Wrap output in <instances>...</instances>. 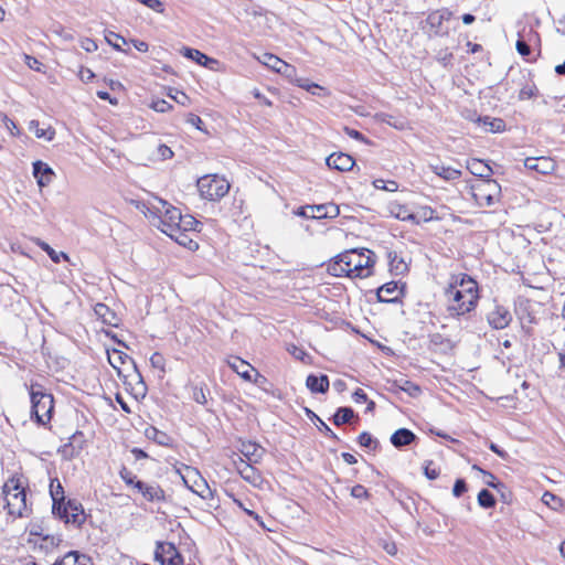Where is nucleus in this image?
<instances>
[{"label":"nucleus","mask_w":565,"mask_h":565,"mask_svg":"<svg viewBox=\"0 0 565 565\" xmlns=\"http://www.w3.org/2000/svg\"><path fill=\"white\" fill-rule=\"evenodd\" d=\"M374 256V253L370 249L345 250L328 265V273L337 277L366 278L372 275V267L375 263Z\"/></svg>","instance_id":"obj_1"},{"label":"nucleus","mask_w":565,"mask_h":565,"mask_svg":"<svg viewBox=\"0 0 565 565\" xmlns=\"http://www.w3.org/2000/svg\"><path fill=\"white\" fill-rule=\"evenodd\" d=\"M142 212L147 216H153L158 220V227L167 235H174L181 221V212L167 201L156 198L153 202L142 203Z\"/></svg>","instance_id":"obj_2"},{"label":"nucleus","mask_w":565,"mask_h":565,"mask_svg":"<svg viewBox=\"0 0 565 565\" xmlns=\"http://www.w3.org/2000/svg\"><path fill=\"white\" fill-rule=\"evenodd\" d=\"M2 494L6 500L8 513L15 518L29 515L30 509L26 503V492L20 478L11 477L2 487Z\"/></svg>","instance_id":"obj_3"},{"label":"nucleus","mask_w":565,"mask_h":565,"mask_svg":"<svg viewBox=\"0 0 565 565\" xmlns=\"http://www.w3.org/2000/svg\"><path fill=\"white\" fill-rule=\"evenodd\" d=\"M31 397V418L40 425L46 426L54 412L53 395L41 390L40 385H32Z\"/></svg>","instance_id":"obj_4"},{"label":"nucleus","mask_w":565,"mask_h":565,"mask_svg":"<svg viewBox=\"0 0 565 565\" xmlns=\"http://www.w3.org/2000/svg\"><path fill=\"white\" fill-rule=\"evenodd\" d=\"M198 189L202 198L210 201H217L228 193L230 183L223 177L210 174L198 180Z\"/></svg>","instance_id":"obj_5"},{"label":"nucleus","mask_w":565,"mask_h":565,"mask_svg":"<svg viewBox=\"0 0 565 565\" xmlns=\"http://www.w3.org/2000/svg\"><path fill=\"white\" fill-rule=\"evenodd\" d=\"M471 193L479 206H492L499 201L501 186L493 179H483L471 185Z\"/></svg>","instance_id":"obj_6"},{"label":"nucleus","mask_w":565,"mask_h":565,"mask_svg":"<svg viewBox=\"0 0 565 565\" xmlns=\"http://www.w3.org/2000/svg\"><path fill=\"white\" fill-rule=\"evenodd\" d=\"M446 296L448 297V306L447 311L451 317L463 316L470 311H472L478 301H472L469 305L467 301L469 299L466 298L465 294L457 289V285H449L446 290Z\"/></svg>","instance_id":"obj_7"},{"label":"nucleus","mask_w":565,"mask_h":565,"mask_svg":"<svg viewBox=\"0 0 565 565\" xmlns=\"http://www.w3.org/2000/svg\"><path fill=\"white\" fill-rule=\"evenodd\" d=\"M180 475L186 488L199 494L202 499H207L213 495L212 490L201 477L198 469L185 466L184 471L180 472Z\"/></svg>","instance_id":"obj_8"},{"label":"nucleus","mask_w":565,"mask_h":565,"mask_svg":"<svg viewBox=\"0 0 565 565\" xmlns=\"http://www.w3.org/2000/svg\"><path fill=\"white\" fill-rule=\"evenodd\" d=\"M66 524H73L81 527L86 520V515L82 504L75 500H68L60 511L53 513Z\"/></svg>","instance_id":"obj_9"},{"label":"nucleus","mask_w":565,"mask_h":565,"mask_svg":"<svg viewBox=\"0 0 565 565\" xmlns=\"http://www.w3.org/2000/svg\"><path fill=\"white\" fill-rule=\"evenodd\" d=\"M154 557L161 565H182L183 557L174 544L169 542H157Z\"/></svg>","instance_id":"obj_10"},{"label":"nucleus","mask_w":565,"mask_h":565,"mask_svg":"<svg viewBox=\"0 0 565 565\" xmlns=\"http://www.w3.org/2000/svg\"><path fill=\"white\" fill-rule=\"evenodd\" d=\"M450 285H457V289L463 292L466 298L469 299V301H467L469 305H471L472 301H478V285L469 275L461 274L457 276Z\"/></svg>","instance_id":"obj_11"},{"label":"nucleus","mask_w":565,"mask_h":565,"mask_svg":"<svg viewBox=\"0 0 565 565\" xmlns=\"http://www.w3.org/2000/svg\"><path fill=\"white\" fill-rule=\"evenodd\" d=\"M136 489L149 502H164L167 500L164 490L156 482L136 481Z\"/></svg>","instance_id":"obj_12"},{"label":"nucleus","mask_w":565,"mask_h":565,"mask_svg":"<svg viewBox=\"0 0 565 565\" xmlns=\"http://www.w3.org/2000/svg\"><path fill=\"white\" fill-rule=\"evenodd\" d=\"M376 296L381 302H397L403 296V286H398L396 281H390L377 289Z\"/></svg>","instance_id":"obj_13"},{"label":"nucleus","mask_w":565,"mask_h":565,"mask_svg":"<svg viewBox=\"0 0 565 565\" xmlns=\"http://www.w3.org/2000/svg\"><path fill=\"white\" fill-rule=\"evenodd\" d=\"M487 320L493 329L501 330L510 324L512 316L503 306H495L494 309L487 315Z\"/></svg>","instance_id":"obj_14"},{"label":"nucleus","mask_w":565,"mask_h":565,"mask_svg":"<svg viewBox=\"0 0 565 565\" xmlns=\"http://www.w3.org/2000/svg\"><path fill=\"white\" fill-rule=\"evenodd\" d=\"M524 167L540 174H550L555 170L556 163L550 157L526 158Z\"/></svg>","instance_id":"obj_15"},{"label":"nucleus","mask_w":565,"mask_h":565,"mask_svg":"<svg viewBox=\"0 0 565 565\" xmlns=\"http://www.w3.org/2000/svg\"><path fill=\"white\" fill-rule=\"evenodd\" d=\"M327 166L338 171H350L355 164L354 159L343 152L332 153L326 159Z\"/></svg>","instance_id":"obj_16"},{"label":"nucleus","mask_w":565,"mask_h":565,"mask_svg":"<svg viewBox=\"0 0 565 565\" xmlns=\"http://www.w3.org/2000/svg\"><path fill=\"white\" fill-rule=\"evenodd\" d=\"M33 177L36 179L38 185L44 188L49 185L54 174L53 169L41 160L33 162Z\"/></svg>","instance_id":"obj_17"},{"label":"nucleus","mask_w":565,"mask_h":565,"mask_svg":"<svg viewBox=\"0 0 565 565\" xmlns=\"http://www.w3.org/2000/svg\"><path fill=\"white\" fill-rule=\"evenodd\" d=\"M228 365L235 373H237L245 381H252V372H255L258 375L255 367L248 362L241 359L239 356H232L228 360Z\"/></svg>","instance_id":"obj_18"},{"label":"nucleus","mask_w":565,"mask_h":565,"mask_svg":"<svg viewBox=\"0 0 565 565\" xmlns=\"http://www.w3.org/2000/svg\"><path fill=\"white\" fill-rule=\"evenodd\" d=\"M50 494L53 501L52 513H56L67 502L65 501L63 486L57 478L51 479Z\"/></svg>","instance_id":"obj_19"},{"label":"nucleus","mask_w":565,"mask_h":565,"mask_svg":"<svg viewBox=\"0 0 565 565\" xmlns=\"http://www.w3.org/2000/svg\"><path fill=\"white\" fill-rule=\"evenodd\" d=\"M417 439V436L407 428H399L395 430L390 440L395 448H402L413 444Z\"/></svg>","instance_id":"obj_20"},{"label":"nucleus","mask_w":565,"mask_h":565,"mask_svg":"<svg viewBox=\"0 0 565 565\" xmlns=\"http://www.w3.org/2000/svg\"><path fill=\"white\" fill-rule=\"evenodd\" d=\"M183 55L190 60L195 61L199 65L205 66L210 70H214V65L218 63L215 58L209 57L201 51L191 47H184Z\"/></svg>","instance_id":"obj_21"},{"label":"nucleus","mask_w":565,"mask_h":565,"mask_svg":"<svg viewBox=\"0 0 565 565\" xmlns=\"http://www.w3.org/2000/svg\"><path fill=\"white\" fill-rule=\"evenodd\" d=\"M329 379L327 375L321 374L320 376H317L315 374H309L306 380V386L312 392V393H326L329 390Z\"/></svg>","instance_id":"obj_22"},{"label":"nucleus","mask_w":565,"mask_h":565,"mask_svg":"<svg viewBox=\"0 0 565 565\" xmlns=\"http://www.w3.org/2000/svg\"><path fill=\"white\" fill-rule=\"evenodd\" d=\"M467 169L476 177L483 179H491L492 169L480 159H470L467 161Z\"/></svg>","instance_id":"obj_23"},{"label":"nucleus","mask_w":565,"mask_h":565,"mask_svg":"<svg viewBox=\"0 0 565 565\" xmlns=\"http://www.w3.org/2000/svg\"><path fill=\"white\" fill-rule=\"evenodd\" d=\"M429 169L438 177L446 181H455L461 177V171L451 167H446L441 163H430Z\"/></svg>","instance_id":"obj_24"},{"label":"nucleus","mask_w":565,"mask_h":565,"mask_svg":"<svg viewBox=\"0 0 565 565\" xmlns=\"http://www.w3.org/2000/svg\"><path fill=\"white\" fill-rule=\"evenodd\" d=\"M235 465L238 473L244 480L250 483H256L257 481H259L260 476L250 463L239 458V461L235 462Z\"/></svg>","instance_id":"obj_25"},{"label":"nucleus","mask_w":565,"mask_h":565,"mask_svg":"<svg viewBox=\"0 0 565 565\" xmlns=\"http://www.w3.org/2000/svg\"><path fill=\"white\" fill-rule=\"evenodd\" d=\"M387 257L390 259V270L395 276L404 275L408 270L407 264L397 253L390 252Z\"/></svg>","instance_id":"obj_26"},{"label":"nucleus","mask_w":565,"mask_h":565,"mask_svg":"<svg viewBox=\"0 0 565 565\" xmlns=\"http://www.w3.org/2000/svg\"><path fill=\"white\" fill-rule=\"evenodd\" d=\"M95 313L103 320L104 323L116 326L117 317L105 303H97L94 308Z\"/></svg>","instance_id":"obj_27"},{"label":"nucleus","mask_w":565,"mask_h":565,"mask_svg":"<svg viewBox=\"0 0 565 565\" xmlns=\"http://www.w3.org/2000/svg\"><path fill=\"white\" fill-rule=\"evenodd\" d=\"M62 565H93L92 559L78 552H68L62 558Z\"/></svg>","instance_id":"obj_28"},{"label":"nucleus","mask_w":565,"mask_h":565,"mask_svg":"<svg viewBox=\"0 0 565 565\" xmlns=\"http://www.w3.org/2000/svg\"><path fill=\"white\" fill-rule=\"evenodd\" d=\"M257 60L263 65L267 66L268 68L273 70L274 72H278L279 68H281L285 61L279 58L278 56L271 54V53H263L260 54Z\"/></svg>","instance_id":"obj_29"},{"label":"nucleus","mask_w":565,"mask_h":565,"mask_svg":"<svg viewBox=\"0 0 565 565\" xmlns=\"http://www.w3.org/2000/svg\"><path fill=\"white\" fill-rule=\"evenodd\" d=\"M318 220L322 218H335L340 214V209L334 203L319 204L317 205Z\"/></svg>","instance_id":"obj_30"},{"label":"nucleus","mask_w":565,"mask_h":565,"mask_svg":"<svg viewBox=\"0 0 565 565\" xmlns=\"http://www.w3.org/2000/svg\"><path fill=\"white\" fill-rule=\"evenodd\" d=\"M29 129L34 132L36 138H43L47 141L53 140L55 136V130L53 128H41L38 120H31L29 124Z\"/></svg>","instance_id":"obj_31"},{"label":"nucleus","mask_w":565,"mask_h":565,"mask_svg":"<svg viewBox=\"0 0 565 565\" xmlns=\"http://www.w3.org/2000/svg\"><path fill=\"white\" fill-rule=\"evenodd\" d=\"M145 435L148 439L153 440L154 443L161 446H167L170 440V437L166 433L160 431L153 426L146 428Z\"/></svg>","instance_id":"obj_32"},{"label":"nucleus","mask_w":565,"mask_h":565,"mask_svg":"<svg viewBox=\"0 0 565 565\" xmlns=\"http://www.w3.org/2000/svg\"><path fill=\"white\" fill-rule=\"evenodd\" d=\"M36 245L42 250H44L49 255L51 260L54 262L55 264H58L61 262V259L68 260V256L64 252L54 250L47 243H45L39 238L36 239Z\"/></svg>","instance_id":"obj_33"},{"label":"nucleus","mask_w":565,"mask_h":565,"mask_svg":"<svg viewBox=\"0 0 565 565\" xmlns=\"http://www.w3.org/2000/svg\"><path fill=\"white\" fill-rule=\"evenodd\" d=\"M355 416L354 411L351 407H339L333 415V424L340 426L347 423Z\"/></svg>","instance_id":"obj_34"},{"label":"nucleus","mask_w":565,"mask_h":565,"mask_svg":"<svg viewBox=\"0 0 565 565\" xmlns=\"http://www.w3.org/2000/svg\"><path fill=\"white\" fill-rule=\"evenodd\" d=\"M391 213L401 221H413L415 220V216L413 213L409 212V210L402 204L392 203L390 206Z\"/></svg>","instance_id":"obj_35"},{"label":"nucleus","mask_w":565,"mask_h":565,"mask_svg":"<svg viewBox=\"0 0 565 565\" xmlns=\"http://www.w3.org/2000/svg\"><path fill=\"white\" fill-rule=\"evenodd\" d=\"M358 443L361 447L367 448L369 450H375L379 447V440L367 431H363L359 435Z\"/></svg>","instance_id":"obj_36"},{"label":"nucleus","mask_w":565,"mask_h":565,"mask_svg":"<svg viewBox=\"0 0 565 565\" xmlns=\"http://www.w3.org/2000/svg\"><path fill=\"white\" fill-rule=\"evenodd\" d=\"M478 503L484 509H490L495 505V499L489 490L482 489L478 494Z\"/></svg>","instance_id":"obj_37"},{"label":"nucleus","mask_w":565,"mask_h":565,"mask_svg":"<svg viewBox=\"0 0 565 565\" xmlns=\"http://www.w3.org/2000/svg\"><path fill=\"white\" fill-rule=\"evenodd\" d=\"M199 222L191 215H181V221L179 224V228L177 232L180 231H196V227L199 226Z\"/></svg>","instance_id":"obj_38"},{"label":"nucleus","mask_w":565,"mask_h":565,"mask_svg":"<svg viewBox=\"0 0 565 565\" xmlns=\"http://www.w3.org/2000/svg\"><path fill=\"white\" fill-rule=\"evenodd\" d=\"M473 469H477L479 470L480 472L483 473L484 476V483L488 486V487H491L493 489H500V488H504V484L500 481L497 480V477L489 472V471H486V470H482L481 468H479L478 466H473Z\"/></svg>","instance_id":"obj_39"},{"label":"nucleus","mask_w":565,"mask_h":565,"mask_svg":"<svg viewBox=\"0 0 565 565\" xmlns=\"http://www.w3.org/2000/svg\"><path fill=\"white\" fill-rule=\"evenodd\" d=\"M483 125L487 130L492 132H499L504 128V121L498 118L484 117Z\"/></svg>","instance_id":"obj_40"},{"label":"nucleus","mask_w":565,"mask_h":565,"mask_svg":"<svg viewBox=\"0 0 565 565\" xmlns=\"http://www.w3.org/2000/svg\"><path fill=\"white\" fill-rule=\"evenodd\" d=\"M294 213L297 216H301L305 218H317L318 220L317 205L300 206Z\"/></svg>","instance_id":"obj_41"},{"label":"nucleus","mask_w":565,"mask_h":565,"mask_svg":"<svg viewBox=\"0 0 565 565\" xmlns=\"http://www.w3.org/2000/svg\"><path fill=\"white\" fill-rule=\"evenodd\" d=\"M106 41L109 45H111L117 51H122L121 44H126L127 41L121 35L115 32H108L105 36Z\"/></svg>","instance_id":"obj_42"},{"label":"nucleus","mask_w":565,"mask_h":565,"mask_svg":"<svg viewBox=\"0 0 565 565\" xmlns=\"http://www.w3.org/2000/svg\"><path fill=\"white\" fill-rule=\"evenodd\" d=\"M398 388L406 392L412 397H416L420 394V387L407 380H404L402 384L398 385Z\"/></svg>","instance_id":"obj_43"},{"label":"nucleus","mask_w":565,"mask_h":565,"mask_svg":"<svg viewBox=\"0 0 565 565\" xmlns=\"http://www.w3.org/2000/svg\"><path fill=\"white\" fill-rule=\"evenodd\" d=\"M277 73L285 76L291 83H294L295 79L297 78V71H296L295 66H292L286 62H284L281 68H279Z\"/></svg>","instance_id":"obj_44"},{"label":"nucleus","mask_w":565,"mask_h":565,"mask_svg":"<svg viewBox=\"0 0 565 565\" xmlns=\"http://www.w3.org/2000/svg\"><path fill=\"white\" fill-rule=\"evenodd\" d=\"M424 475L429 479V480H435L439 477L440 475V471L439 469H437L435 466H434V462L431 460H428L425 462L424 465Z\"/></svg>","instance_id":"obj_45"},{"label":"nucleus","mask_w":565,"mask_h":565,"mask_svg":"<svg viewBox=\"0 0 565 565\" xmlns=\"http://www.w3.org/2000/svg\"><path fill=\"white\" fill-rule=\"evenodd\" d=\"M234 502L247 515L252 516L263 529H266L262 518L256 512H254V511L249 510L248 508H246L245 504L241 500L234 499Z\"/></svg>","instance_id":"obj_46"},{"label":"nucleus","mask_w":565,"mask_h":565,"mask_svg":"<svg viewBox=\"0 0 565 565\" xmlns=\"http://www.w3.org/2000/svg\"><path fill=\"white\" fill-rule=\"evenodd\" d=\"M119 476L127 486H131L136 489V481H138V480H137V477L129 469L124 467L119 471Z\"/></svg>","instance_id":"obj_47"},{"label":"nucleus","mask_w":565,"mask_h":565,"mask_svg":"<svg viewBox=\"0 0 565 565\" xmlns=\"http://www.w3.org/2000/svg\"><path fill=\"white\" fill-rule=\"evenodd\" d=\"M150 107L158 113H166L172 108V105L164 99L152 100Z\"/></svg>","instance_id":"obj_48"},{"label":"nucleus","mask_w":565,"mask_h":565,"mask_svg":"<svg viewBox=\"0 0 565 565\" xmlns=\"http://www.w3.org/2000/svg\"><path fill=\"white\" fill-rule=\"evenodd\" d=\"M150 363L153 367L156 369H159L161 370L162 372H164V365H166V360L163 358V355L159 352H154L151 356H150Z\"/></svg>","instance_id":"obj_49"},{"label":"nucleus","mask_w":565,"mask_h":565,"mask_svg":"<svg viewBox=\"0 0 565 565\" xmlns=\"http://www.w3.org/2000/svg\"><path fill=\"white\" fill-rule=\"evenodd\" d=\"M351 495L355 499H367L370 497V493L364 486L356 484L352 487Z\"/></svg>","instance_id":"obj_50"},{"label":"nucleus","mask_w":565,"mask_h":565,"mask_svg":"<svg viewBox=\"0 0 565 565\" xmlns=\"http://www.w3.org/2000/svg\"><path fill=\"white\" fill-rule=\"evenodd\" d=\"M294 83H296L299 87L305 88L307 92L309 89H323L320 85H318L316 83H310L309 79L298 77V76Z\"/></svg>","instance_id":"obj_51"},{"label":"nucleus","mask_w":565,"mask_h":565,"mask_svg":"<svg viewBox=\"0 0 565 565\" xmlns=\"http://www.w3.org/2000/svg\"><path fill=\"white\" fill-rule=\"evenodd\" d=\"M171 238H173L178 244L186 246L188 243L191 244L192 239L189 238L185 231L174 232V235H169Z\"/></svg>","instance_id":"obj_52"},{"label":"nucleus","mask_w":565,"mask_h":565,"mask_svg":"<svg viewBox=\"0 0 565 565\" xmlns=\"http://www.w3.org/2000/svg\"><path fill=\"white\" fill-rule=\"evenodd\" d=\"M467 491V483L463 479H457L454 488H452V494L456 498L461 497Z\"/></svg>","instance_id":"obj_53"},{"label":"nucleus","mask_w":565,"mask_h":565,"mask_svg":"<svg viewBox=\"0 0 565 565\" xmlns=\"http://www.w3.org/2000/svg\"><path fill=\"white\" fill-rule=\"evenodd\" d=\"M192 398L199 404H206V394L203 387H194L192 393Z\"/></svg>","instance_id":"obj_54"},{"label":"nucleus","mask_w":565,"mask_h":565,"mask_svg":"<svg viewBox=\"0 0 565 565\" xmlns=\"http://www.w3.org/2000/svg\"><path fill=\"white\" fill-rule=\"evenodd\" d=\"M2 122L4 127L11 132L12 136H15L19 134V129L17 124L10 119L7 115H3Z\"/></svg>","instance_id":"obj_55"},{"label":"nucleus","mask_w":565,"mask_h":565,"mask_svg":"<svg viewBox=\"0 0 565 565\" xmlns=\"http://www.w3.org/2000/svg\"><path fill=\"white\" fill-rule=\"evenodd\" d=\"M516 51L522 56H527L531 53L530 45L521 39H519L516 42Z\"/></svg>","instance_id":"obj_56"},{"label":"nucleus","mask_w":565,"mask_h":565,"mask_svg":"<svg viewBox=\"0 0 565 565\" xmlns=\"http://www.w3.org/2000/svg\"><path fill=\"white\" fill-rule=\"evenodd\" d=\"M257 447L255 444L243 445L242 454L252 460V457L256 456Z\"/></svg>","instance_id":"obj_57"},{"label":"nucleus","mask_w":565,"mask_h":565,"mask_svg":"<svg viewBox=\"0 0 565 565\" xmlns=\"http://www.w3.org/2000/svg\"><path fill=\"white\" fill-rule=\"evenodd\" d=\"M454 55L451 52H448V50H444V51H440L438 53V61L447 66L448 64H450L451 60H452Z\"/></svg>","instance_id":"obj_58"},{"label":"nucleus","mask_w":565,"mask_h":565,"mask_svg":"<svg viewBox=\"0 0 565 565\" xmlns=\"http://www.w3.org/2000/svg\"><path fill=\"white\" fill-rule=\"evenodd\" d=\"M173 100L182 106H186L190 103V98L182 92H177L175 95H169Z\"/></svg>","instance_id":"obj_59"},{"label":"nucleus","mask_w":565,"mask_h":565,"mask_svg":"<svg viewBox=\"0 0 565 565\" xmlns=\"http://www.w3.org/2000/svg\"><path fill=\"white\" fill-rule=\"evenodd\" d=\"M353 399L358 404L366 403L367 402V395L362 388H356L355 392L352 395Z\"/></svg>","instance_id":"obj_60"},{"label":"nucleus","mask_w":565,"mask_h":565,"mask_svg":"<svg viewBox=\"0 0 565 565\" xmlns=\"http://www.w3.org/2000/svg\"><path fill=\"white\" fill-rule=\"evenodd\" d=\"M534 87L532 86H525L520 90L519 98L521 100L530 99L534 96Z\"/></svg>","instance_id":"obj_61"},{"label":"nucleus","mask_w":565,"mask_h":565,"mask_svg":"<svg viewBox=\"0 0 565 565\" xmlns=\"http://www.w3.org/2000/svg\"><path fill=\"white\" fill-rule=\"evenodd\" d=\"M344 131H345V134H347L349 137H351V138H353V139H355V140H359V141H362V142H365V141H366V140H365V137H364L360 131H358V130H355V129H352V128L345 127V128H344Z\"/></svg>","instance_id":"obj_62"},{"label":"nucleus","mask_w":565,"mask_h":565,"mask_svg":"<svg viewBox=\"0 0 565 565\" xmlns=\"http://www.w3.org/2000/svg\"><path fill=\"white\" fill-rule=\"evenodd\" d=\"M25 61L30 68L35 70L38 72L41 71L42 63L39 60H36L35 57L25 55Z\"/></svg>","instance_id":"obj_63"},{"label":"nucleus","mask_w":565,"mask_h":565,"mask_svg":"<svg viewBox=\"0 0 565 565\" xmlns=\"http://www.w3.org/2000/svg\"><path fill=\"white\" fill-rule=\"evenodd\" d=\"M186 121H188L190 125H192V126L196 127L199 130H202L201 125L203 124V121H202V119H201V117H200V116L194 115V114H190V115L188 116Z\"/></svg>","instance_id":"obj_64"}]
</instances>
